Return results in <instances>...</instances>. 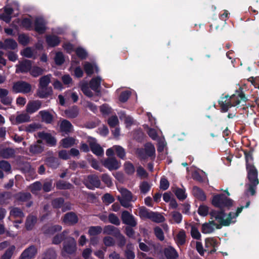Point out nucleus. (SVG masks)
<instances>
[{
	"label": "nucleus",
	"instance_id": "f257e3e1",
	"mask_svg": "<svg viewBox=\"0 0 259 259\" xmlns=\"http://www.w3.org/2000/svg\"><path fill=\"white\" fill-rule=\"evenodd\" d=\"M234 201L228 198L224 194H218L214 195L212 199L211 203L215 207H218L220 210L212 209L209 211L211 224L213 228L220 229L224 226V218L226 215L225 208L230 209L233 205Z\"/></svg>",
	"mask_w": 259,
	"mask_h": 259
},
{
	"label": "nucleus",
	"instance_id": "f03ea898",
	"mask_svg": "<svg viewBox=\"0 0 259 259\" xmlns=\"http://www.w3.org/2000/svg\"><path fill=\"white\" fill-rule=\"evenodd\" d=\"M243 151L245 158L246 168L247 172V177L249 182L248 184V188L245 193L246 194L250 193L251 195L253 196L256 193V186L259 183L257 178L258 171L253 163V150H243Z\"/></svg>",
	"mask_w": 259,
	"mask_h": 259
},
{
	"label": "nucleus",
	"instance_id": "7ed1b4c3",
	"mask_svg": "<svg viewBox=\"0 0 259 259\" xmlns=\"http://www.w3.org/2000/svg\"><path fill=\"white\" fill-rule=\"evenodd\" d=\"M247 100V97L243 91V89L240 87L231 96H225L222 98V100L219 101L221 111L226 112L232 106H237L242 102L245 103Z\"/></svg>",
	"mask_w": 259,
	"mask_h": 259
},
{
	"label": "nucleus",
	"instance_id": "20e7f679",
	"mask_svg": "<svg viewBox=\"0 0 259 259\" xmlns=\"http://www.w3.org/2000/svg\"><path fill=\"white\" fill-rule=\"evenodd\" d=\"M139 213L141 219H148L156 223H163L165 221V218L162 214L157 212L150 211L145 206L139 208Z\"/></svg>",
	"mask_w": 259,
	"mask_h": 259
},
{
	"label": "nucleus",
	"instance_id": "39448f33",
	"mask_svg": "<svg viewBox=\"0 0 259 259\" xmlns=\"http://www.w3.org/2000/svg\"><path fill=\"white\" fill-rule=\"evenodd\" d=\"M12 89L15 93L27 94L31 91V85L26 81L20 80L14 83Z\"/></svg>",
	"mask_w": 259,
	"mask_h": 259
},
{
	"label": "nucleus",
	"instance_id": "423d86ee",
	"mask_svg": "<svg viewBox=\"0 0 259 259\" xmlns=\"http://www.w3.org/2000/svg\"><path fill=\"white\" fill-rule=\"evenodd\" d=\"M83 184L90 190H95L99 188L101 185V181L99 177L96 175H89L84 180Z\"/></svg>",
	"mask_w": 259,
	"mask_h": 259
},
{
	"label": "nucleus",
	"instance_id": "0eeeda50",
	"mask_svg": "<svg viewBox=\"0 0 259 259\" xmlns=\"http://www.w3.org/2000/svg\"><path fill=\"white\" fill-rule=\"evenodd\" d=\"M76 251V242L74 238L68 237L63 244V251L68 254H72Z\"/></svg>",
	"mask_w": 259,
	"mask_h": 259
},
{
	"label": "nucleus",
	"instance_id": "6e6552de",
	"mask_svg": "<svg viewBox=\"0 0 259 259\" xmlns=\"http://www.w3.org/2000/svg\"><path fill=\"white\" fill-rule=\"evenodd\" d=\"M121 220L123 224L132 227H136L137 222L135 217L127 210H123L121 214Z\"/></svg>",
	"mask_w": 259,
	"mask_h": 259
},
{
	"label": "nucleus",
	"instance_id": "1a4fd4ad",
	"mask_svg": "<svg viewBox=\"0 0 259 259\" xmlns=\"http://www.w3.org/2000/svg\"><path fill=\"white\" fill-rule=\"evenodd\" d=\"M33 30L39 35L44 34L47 30V22L42 17H37L34 21Z\"/></svg>",
	"mask_w": 259,
	"mask_h": 259
},
{
	"label": "nucleus",
	"instance_id": "9d476101",
	"mask_svg": "<svg viewBox=\"0 0 259 259\" xmlns=\"http://www.w3.org/2000/svg\"><path fill=\"white\" fill-rule=\"evenodd\" d=\"M103 165L110 171L118 169L120 167V162L115 157H108L103 162Z\"/></svg>",
	"mask_w": 259,
	"mask_h": 259
},
{
	"label": "nucleus",
	"instance_id": "9b49d317",
	"mask_svg": "<svg viewBox=\"0 0 259 259\" xmlns=\"http://www.w3.org/2000/svg\"><path fill=\"white\" fill-rule=\"evenodd\" d=\"M37 136L39 138L45 140L48 146L54 147L57 144V140L56 138L53 136L50 133L41 132L37 133Z\"/></svg>",
	"mask_w": 259,
	"mask_h": 259
},
{
	"label": "nucleus",
	"instance_id": "f8f14e48",
	"mask_svg": "<svg viewBox=\"0 0 259 259\" xmlns=\"http://www.w3.org/2000/svg\"><path fill=\"white\" fill-rule=\"evenodd\" d=\"M32 66V61L29 60L25 59L19 62V64L16 66V73H27L30 72Z\"/></svg>",
	"mask_w": 259,
	"mask_h": 259
},
{
	"label": "nucleus",
	"instance_id": "ddd939ff",
	"mask_svg": "<svg viewBox=\"0 0 259 259\" xmlns=\"http://www.w3.org/2000/svg\"><path fill=\"white\" fill-rule=\"evenodd\" d=\"M37 252L36 247L34 245H31L22 252L19 259H33L35 257Z\"/></svg>",
	"mask_w": 259,
	"mask_h": 259
},
{
	"label": "nucleus",
	"instance_id": "4468645a",
	"mask_svg": "<svg viewBox=\"0 0 259 259\" xmlns=\"http://www.w3.org/2000/svg\"><path fill=\"white\" fill-rule=\"evenodd\" d=\"M41 101L38 100L29 101L26 105V111L31 114L38 110L41 108Z\"/></svg>",
	"mask_w": 259,
	"mask_h": 259
},
{
	"label": "nucleus",
	"instance_id": "2eb2a0df",
	"mask_svg": "<svg viewBox=\"0 0 259 259\" xmlns=\"http://www.w3.org/2000/svg\"><path fill=\"white\" fill-rule=\"evenodd\" d=\"M63 221L64 223L69 225H74L78 222V218L75 212L71 211L64 215Z\"/></svg>",
	"mask_w": 259,
	"mask_h": 259
},
{
	"label": "nucleus",
	"instance_id": "dca6fc26",
	"mask_svg": "<svg viewBox=\"0 0 259 259\" xmlns=\"http://www.w3.org/2000/svg\"><path fill=\"white\" fill-rule=\"evenodd\" d=\"M62 230V226L59 225H45L42 228V230L45 235H53L56 232H59Z\"/></svg>",
	"mask_w": 259,
	"mask_h": 259
},
{
	"label": "nucleus",
	"instance_id": "f3484780",
	"mask_svg": "<svg viewBox=\"0 0 259 259\" xmlns=\"http://www.w3.org/2000/svg\"><path fill=\"white\" fill-rule=\"evenodd\" d=\"M46 41L49 47L54 48L59 45L61 39L56 35L49 34L46 36Z\"/></svg>",
	"mask_w": 259,
	"mask_h": 259
},
{
	"label": "nucleus",
	"instance_id": "a211bd4d",
	"mask_svg": "<svg viewBox=\"0 0 259 259\" xmlns=\"http://www.w3.org/2000/svg\"><path fill=\"white\" fill-rule=\"evenodd\" d=\"M163 253L166 259H178L179 256L177 250L171 246L165 248Z\"/></svg>",
	"mask_w": 259,
	"mask_h": 259
},
{
	"label": "nucleus",
	"instance_id": "6ab92c4d",
	"mask_svg": "<svg viewBox=\"0 0 259 259\" xmlns=\"http://www.w3.org/2000/svg\"><path fill=\"white\" fill-rule=\"evenodd\" d=\"M101 78L100 76H97L93 78L89 83L90 88L98 94L101 92L99 90L101 87Z\"/></svg>",
	"mask_w": 259,
	"mask_h": 259
},
{
	"label": "nucleus",
	"instance_id": "aec40b11",
	"mask_svg": "<svg viewBox=\"0 0 259 259\" xmlns=\"http://www.w3.org/2000/svg\"><path fill=\"white\" fill-rule=\"evenodd\" d=\"M89 146L91 151L98 156H101L104 154V151L101 146L95 142H91Z\"/></svg>",
	"mask_w": 259,
	"mask_h": 259
},
{
	"label": "nucleus",
	"instance_id": "412c9836",
	"mask_svg": "<svg viewBox=\"0 0 259 259\" xmlns=\"http://www.w3.org/2000/svg\"><path fill=\"white\" fill-rule=\"evenodd\" d=\"M38 96L40 98H46L53 95V89L51 87L44 88H39L37 92Z\"/></svg>",
	"mask_w": 259,
	"mask_h": 259
},
{
	"label": "nucleus",
	"instance_id": "4be33fe9",
	"mask_svg": "<svg viewBox=\"0 0 259 259\" xmlns=\"http://www.w3.org/2000/svg\"><path fill=\"white\" fill-rule=\"evenodd\" d=\"M39 114L40 115L42 121L46 123H52L54 120L53 115L47 110H41L39 111Z\"/></svg>",
	"mask_w": 259,
	"mask_h": 259
},
{
	"label": "nucleus",
	"instance_id": "5701e85b",
	"mask_svg": "<svg viewBox=\"0 0 259 259\" xmlns=\"http://www.w3.org/2000/svg\"><path fill=\"white\" fill-rule=\"evenodd\" d=\"M15 199L20 202H27L32 198V195L29 192H19L15 194Z\"/></svg>",
	"mask_w": 259,
	"mask_h": 259
},
{
	"label": "nucleus",
	"instance_id": "b1692460",
	"mask_svg": "<svg viewBox=\"0 0 259 259\" xmlns=\"http://www.w3.org/2000/svg\"><path fill=\"white\" fill-rule=\"evenodd\" d=\"M15 156V151L11 148H6L0 150V156L5 159L12 158Z\"/></svg>",
	"mask_w": 259,
	"mask_h": 259
},
{
	"label": "nucleus",
	"instance_id": "393cba45",
	"mask_svg": "<svg viewBox=\"0 0 259 259\" xmlns=\"http://www.w3.org/2000/svg\"><path fill=\"white\" fill-rule=\"evenodd\" d=\"M72 128L73 125L69 121L66 119H63L62 120L60 125L61 132L68 134L71 132Z\"/></svg>",
	"mask_w": 259,
	"mask_h": 259
},
{
	"label": "nucleus",
	"instance_id": "a878e982",
	"mask_svg": "<svg viewBox=\"0 0 259 259\" xmlns=\"http://www.w3.org/2000/svg\"><path fill=\"white\" fill-rule=\"evenodd\" d=\"M193 193L194 196L200 201H203L206 199V196L203 191L197 186L193 187Z\"/></svg>",
	"mask_w": 259,
	"mask_h": 259
},
{
	"label": "nucleus",
	"instance_id": "bb28decb",
	"mask_svg": "<svg viewBox=\"0 0 259 259\" xmlns=\"http://www.w3.org/2000/svg\"><path fill=\"white\" fill-rule=\"evenodd\" d=\"M45 161L49 167L54 169L57 168L59 165L58 158L54 156L47 157Z\"/></svg>",
	"mask_w": 259,
	"mask_h": 259
},
{
	"label": "nucleus",
	"instance_id": "cd10ccee",
	"mask_svg": "<svg viewBox=\"0 0 259 259\" xmlns=\"http://www.w3.org/2000/svg\"><path fill=\"white\" fill-rule=\"evenodd\" d=\"M67 231H63L62 233L60 234H57L53 238L52 240V243L56 245H58L60 244L62 241L67 238L66 235L67 234Z\"/></svg>",
	"mask_w": 259,
	"mask_h": 259
},
{
	"label": "nucleus",
	"instance_id": "c85d7f7f",
	"mask_svg": "<svg viewBox=\"0 0 259 259\" xmlns=\"http://www.w3.org/2000/svg\"><path fill=\"white\" fill-rule=\"evenodd\" d=\"M44 150V147L37 144H32L29 147V151L32 155L39 154Z\"/></svg>",
	"mask_w": 259,
	"mask_h": 259
},
{
	"label": "nucleus",
	"instance_id": "c756f323",
	"mask_svg": "<svg viewBox=\"0 0 259 259\" xmlns=\"http://www.w3.org/2000/svg\"><path fill=\"white\" fill-rule=\"evenodd\" d=\"M214 228L211 224V220L203 224L201 226V232L203 234H210L214 231Z\"/></svg>",
	"mask_w": 259,
	"mask_h": 259
},
{
	"label": "nucleus",
	"instance_id": "7c9ffc66",
	"mask_svg": "<svg viewBox=\"0 0 259 259\" xmlns=\"http://www.w3.org/2000/svg\"><path fill=\"white\" fill-rule=\"evenodd\" d=\"M56 187L58 190H69L73 188V185L69 182L59 180L56 183Z\"/></svg>",
	"mask_w": 259,
	"mask_h": 259
},
{
	"label": "nucleus",
	"instance_id": "2f4dec72",
	"mask_svg": "<svg viewBox=\"0 0 259 259\" xmlns=\"http://www.w3.org/2000/svg\"><path fill=\"white\" fill-rule=\"evenodd\" d=\"M37 222V218L34 215H29L26 220L25 228L27 230H31Z\"/></svg>",
	"mask_w": 259,
	"mask_h": 259
},
{
	"label": "nucleus",
	"instance_id": "473e14b6",
	"mask_svg": "<svg viewBox=\"0 0 259 259\" xmlns=\"http://www.w3.org/2000/svg\"><path fill=\"white\" fill-rule=\"evenodd\" d=\"M32 21L29 18H24L21 20L20 26L25 28L26 30H31L33 29Z\"/></svg>",
	"mask_w": 259,
	"mask_h": 259
},
{
	"label": "nucleus",
	"instance_id": "72a5a7b5",
	"mask_svg": "<svg viewBox=\"0 0 259 259\" xmlns=\"http://www.w3.org/2000/svg\"><path fill=\"white\" fill-rule=\"evenodd\" d=\"M75 140L72 137H67L62 139L60 141L61 145L64 148H68L74 145Z\"/></svg>",
	"mask_w": 259,
	"mask_h": 259
},
{
	"label": "nucleus",
	"instance_id": "f704fd0d",
	"mask_svg": "<svg viewBox=\"0 0 259 259\" xmlns=\"http://www.w3.org/2000/svg\"><path fill=\"white\" fill-rule=\"evenodd\" d=\"M186 235L184 230H181L177 235L176 242L179 245H183L186 242Z\"/></svg>",
	"mask_w": 259,
	"mask_h": 259
},
{
	"label": "nucleus",
	"instance_id": "c9c22d12",
	"mask_svg": "<svg viewBox=\"0 0 259 259\" xmlns=\"http://www.w3.org/2000/svg\"><path fill=\"white\" fill-rule=\"evenodd\" d=\"M144 150L148 157L154 156L155 155V149L151 143H147L145 145Z\"/></svg>",
	"mask_w": 259,
	"mask_h": 259
},
{
	"label": "nucleus",
	"instance_id": "e433bc0d",
	"mask_svg": "<svg viewBox=\"0 0 259 259\" xmlns=\"http://www.w3.org/2000/svg\"><path fill=\"white\" fill-rule=\"evenodd\" d=\"M56 257L55 250L52 248H50L43 253L42 259H56Z\"/></svg>",
	"mask_w": 259,
	"mask_h": 259
},
{
	"label": "nucleus",
	"instance_id": "4c0bfd02",
	"mask_svg": "<svg viewBox=\"0 0 259 259\" xmlns=\"http://www.w3.org/2000/svg\"><path fill=\"white\" fill-rule=\"evenodd\" d=\"M44 71L45 69L40 67L37 66H34L33 67L31 66L30 74L32 76L37 77L42 75L44 73Z\"/></svg>",
	"mask_w": 259,
	"mask_h": 259
},
{
	"label": "nucleus",
	"instance_id": "58836bf2",
	"mask_svg": "<svg viewBox=\"0 0 259 259\" xmlns=\"http://www.w3.org/2000/svg\"><path fill=\"white\" fill-rule=\"evenodd\" d=\"M118 232H120L119 230L112 225L106 226L104 228V233L112 235L113 236L116 235Z\"/></svg>",
	"mask_w": 259,
	"mask_h": 259
},
{
	"label": "nucleus",
	"instance_id": "ea45409f",
	"mask_svg": "<svg viewBox=\"0 0 259 259\" xmlns=\"http://www.w3.org/2000/svg\"><path fill=\"white\" fill-rule=\"evenodd\" d=\"M51 75H44L39 78V88H44L48 87V85L51 82Z\"/></svg>",
	"mask_w": 259,
	"mask_h": 259
},
{
	"label": "nucleus",
	"instance_id": "a19ab883",
	"mask_svg": "<svg viewBox=\"0 0 259 259\" xmlns=\"http://www.w3.org/2000/svg\"><path fill=\"white\" fill-rule=\"evenodd\" d=\"M173 192L177 198L180 201H183L187 197V195L186 194L185 190L184 189L180 188H176Z\"/></svg>",
	"mask_w": 259,
	"mask_h": 259
},
{
	"label": "nucleus",
	"instance_id": "79ce46f5",
	"mask_svg": "<svg viewBox=\"0 0 259 259\" xmlns=\"http://www.w3.org/2000/svg\"><path fill=\"white\" fill-rule=\"evenodd\" d=\"M30 39V37L27 34L21 33L18 35V41L21 45L26 46L29 43Z\"/></svg>",
	"mask_w": 259,
	"mask_h": 259
},
{
	"label": "nucleus",
	"instance_id": "37998d69",
	"mask_svg": "<svg viewBox=\"0 0 259 259\" xmlns=\"http://www.w3.org/2000/svg\"><path fill=\"white\" fill-rule=\"evenodd\" d=\"M65 112L68 118H74L78 115V109L77 106H74L71 109L65 110Z\"/></svg>",
	"mask_w": 259,
	"mask_h": 259
},
{
	"label": "nucleus",
	"instance_id": "c03bdc74",
	"mask_svg": "<svg viewBox=\"0 0 259 259\" xmlns=\"http://www.w3.org/2000/svg\"><path fill=\"white\" fill-rule=\"evenodd\" d=\"M6 50H15L17 48V42L13 38H7L5 40Z\"/></svg>",
	"mask_w": 259,
	"mask_h": 259
},
{
	"label": "nucleus",
	"instance_id": "a18cd8bd",
	"mask_svg": "<svg viewBox=\"0 0 259 259\" xmlns=\"http://www.w3.org/2000/svg\"><path fill=\"white\" fill-rule=\"evenodd\" d=\"M218 245V241L213 237H208L205 239V247L206 248L217 247Z\"/></svg>",
	"mask_w": 259,
	"mask_h": 259
},
{
	"label": "nucleus",
	"instance_id": "49530a36",
	"mask_svg": "<svg viewBox=\"0 0 259 259\" xmlns=\"http://www.w3.org/2000/svg\"><path fill=\"white\" fill-rule=\"evenodd\" d=\"M115 151L117 156L122 159H124L125 158V151L124 149L120 146L115 145L113 147Z\"/></svg>",
	"mask_w": 259,
	"mask_h": 259
},
{
	"label": "nucleus",
	"instance_id": "de8ad7c7",
	"mask_svg": "<svg viewBox=\"0 0 259 259\" xmlns=\"http://www.w3.org/2000/svg\"><path fill=\"white\" fill-rule=\"evenodd\" d=\"M64 203V199L63 197H58L52 201V205L54 208L58 209L62 207Z\"/></svg>",
	"mask_w": 259,
	"mask_h": 259
},
{
	"label": "nucleus",
	"instance_id": "09e8293b",
	"mask_svg": "<svg viewBox=\"0 0 259 259\" xmlns=\"http://www.w3.org/2000/svg\"><path fill=\"white\" fill-rule=\"evenodd\" d=\"M102 231V228L101 226H91L89 228L88 234L92 236H96L100 234Z\"/></svg>",
	"mask_w": 259,
	"mask_h": 259
},
{
	"label": "nucleus",
	"instance_id": "8fccbe9b",
	"mask_svg": "<svg viewBox=\"0 0 259 259\" xmlns=\"http://www.w3.org/2000/svg\"><path fill=\"white\" fill-rule=\"evenodd\" d=\"M15 248L16 247L14 245H11L10 246L2 256L1 259H11Z\"/></svg>",
	"mask_w": 259,
	"mask_h": 259
},
{
	"label": "nucleus",
	"instance_id": "3c124183",
	"mask_svg": "<svg viewBox=\"0 0 259 259\" xmlns=\"http://www.w3.org/2000/svg\"><path fill=\"white\" fill-rule=\"evenodd\" d=\"M117 234L114 237L117 239V245L120 247H123L126 244V239L125 237L121 234L120 232H118Z\"/></svg>",
	"mask_w": 259,
	"mask_h": 259
},
{
	"label": "nucleus",
	"instance_id": "603ef678",
	"mask_svg": "<svg viewBox=\"0 0 259 259\" xmlns=\"http://www.w3.org/2000/svg\"><path fill=\"white\" fill-rule=\"evenodd\" d=\"M102 182L108 187H111L113 186V183L111 177L107 174H102L101 176Z\"/></svg>",
	"mask_w": 259,
	"mask_h": 259
},
{
	"label": "nucleus",
	"instance_id": "864d4df0",
	"mask_svg": "<svg viewBox=\"0 0 259 259\" xmlns=\"http://www.w3.org/2000/svg\"><path fill=\"white\" fill-rule=\"evenodd\" d=\"M54 60L56 65H61L63 64L65 62V58L62 52H58L56 53Z\"/></svg>",
	"mask_w": 259,
	"mask_h": 259
},
{
	"label": "nucleus",
	"instance_id": "5fc2aeb1",
	"mask_svg": "<svg viewBox=\"0 0 259 259\" xmlns=\"http://www.w3.org/2000/svg\"><path fill=\"white\" fill-rule=\"evenodd\" d=\"M124 166L125 172L127 175H132L134 173L135 171V167L131 162H126L124 163Z\"/></svg>",
	"mask_w": 259,
	"mask_h": 259
},
{
	"label": "nucleus",
	"instance_id": "6e6d98bb",
	"mask_svg": "<svg viewBox=\"0 0 259 259\" xmlns=\"http://www.w3.org/2000/svg\"><path fill=\"white\" fill-rule=\"evenodd\" d=\"M139 187L141 193L145 194L150 190L151 186L148 182L143 181L140 184Z\"/></svg>",
	"mask_w": 259,
	"mask_h": 259
},
{
	"label": "nucleus",
	"instance_id": "4d7b16f0",
	"mask_svg": "<svg viewBox=\"0 0 259 259\" xmlns=\"http://www.w3.org/2000/svg\"><path fill=\"white\" fill-rule=\"evenodd\" d=\"M30 117L27 114H20L17 115L16 117V122L17 124H19L29 120Z\"/></svg>",
	"mask_w": 259,
	"mask_h": 259
},
{
	"label": "nucleus",
	"instance_id": "13d9d810",
	"mask_svg": "<svg viewBox=\"0 0 259 259\" xmlns=\"http://www.w3.org/2000/svg\"><path fill=\"white\" fill-rule=\"evenodd\" d=\"M75 54L81 60L85 59L88 56V53L85 50L80 47H78L76 49Z\"/></svg>",
	"mask_w": 259,
	"mask_h": 259
},
{
	"label": "nucleus",
	"instance_id": "bf43d9fd",
	"mask_svg": "<svg viewBox=\"0 0 259 259\" xmlns=\"http://www.w3.org/2000/svg\"><path fill=\"white\" fill-rule=\"evenodd\" d=\"M88 84L86 83H83L81 85L80 88L83 93L88 97H92L94 95L93 92L90 89Z\"/></svg>",
	"mask_w": 259,
	"mask_h": 259
},
{
	"label": "nucleus",
	"instance_id": "052dcab7",
	"mask_svg": "<svg viewBox=\"0 0 259 259\" xmlns=\"http://www.w3.org/2000/svg\"><path fill=\"white\" fill-rule=\"evenodd\" d=\"M155 235L160 241H163L164 239V233L161 228L159 227H155L154 228Z\"/></svg>",
	"mask_w": 259,
	"mask_h": 259
},
{
	"label": "nucleus",
	"instance_id": "680f3d73",
	"mask_svg": "<svg viewBox=\"0 0 259 259\" xmlns=\"http://www.w3.org/2000/svg\"><path fill=\"white\" fill-rule=\"evenodd\" d=\"M102 201L106 205H109L115 201L114 197L109 193L105 194L102 198Z\"/></svg>",
	"mask_w": 259,
	"mask_h": 259
},
{
	"label": "nucleus",
	"instance_id": "e2e57ef3",
	"mask_svg": "<svg viewBox=\"0 0 259 259\" xmlns=\"http://www.w3.org/2000/svg\"><path fill=\"white\" fill-rule=\"evenodd\" d=\"M197 211L201 216L205 217L208 214H209V207L205 205H200Z\"/></svg>",
	"mask_w": 259,
	"mask_h": 259
},
{
	"label": "nucleus",
	"instance_id": "0e129e2a",
	"mask_svg": "<svg viewBox=\"0 0 259 259\" xmlns=\"http://www.w3.org/2000/svg\"><path fill=\"white\" fill-rule=\"evenodd\" d=\"M10 214L15 218H23L24 216L22 210L18 207L13 208L11 210Z\"/></svg>",
	"mask_w": 259,
	"mask_h": 259
},
{
	"label": "nucleus",
	"instance_id": "69168bd1",
	"mask_svg": "<svg viewBox=\"0 0 259 259\" xmlns=\"http://www.w3.org/2000/svg\"><path fill=\"white\" fill-rule=\"evenodd\" d=\"M191 235L193 239L201 240V235L197 227L192 226L191 229Z\"/></svg>",
	"mask_w": 259,
	"mask_h": 259
},
{
	"label": "nucleus",
	"instance_id": "338daca9",
	"mask_svg": "<svg viewBox=\"0 0 259 259\" xmlns=\"http://www.w3.org/2000/svg\"><path fill=\"white\" fill-rule=\"evenodd\" d=\"M131 95V93L129 91H123L119 96V100L122 103H125L128 100Z\"/></svg>",
	"mask_w": 259,
	"mask_h": 259
},
{
	"label": "nucleus",
	"instance_id": "774afa93",
	"mask_svg": "<svg viewBox=\"0 0 259 259\" xmlns=\"http://www.w3.org/2000/svg\"><path fill=\"white\" fill-rule=\"evenodd\" d=\"M109 222L116 226H119L120 224V222L117 216L114 213H110L108 215Z\"/></svg>",
	"mask_w": 259,
	"mask_h": 259
}]
</instances>
